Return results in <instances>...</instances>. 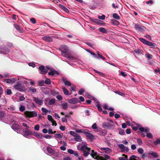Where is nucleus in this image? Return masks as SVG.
Segmentation results:
<instances>
[{"mask_svg": "<svg viewBox=\"0 0 160 160\" xmlns=\"http://www.w3.org/2000/svg\"><path fill=\"white\" fill-rule=\"evenodd\" d=\"M139 39L143 43L149 46L151 48H157V45L154 42L148 41L143 38H140Z\"/></svg>", "mask_w": 160, "mask_h": 160, "instance_id": "f257e3e1", "label": "nucleus"}, {"mask_svg": "<svg viewBox=\"0 0 160 160\" xmlns=\"http://www.w3.org/2000/svg\"><path fill=\"white\" fill-rule=\"evenodd\" d=\"M90 148H88L86 145H83L81 147L80 150L82 152L83 156L86 157L89 154Z\"/></svg>", "mask_w": 160, "mask_h": 160, "instance_id": "f03ea898", "label": "nucleus"}, {"mask_svg": "<svg viewBox=\"0 0 160 160\" xmlns=\"http://www.w3.org/2000/svg\"><path fill=\"white\" fill-rule=\"evenodd\" d=\"M24 114L27 118H31L37 116V114L35 111H26L24 112Z\"/></svg>", "mask_w": 160, "mask_h": 160, "instance_id": "7ed1b4c3", "label": "nucleus"}, {"mask_svg": "<svg viewBox=\"0 0 160 160\" xmlns=\"http://www.w3.org/2000/svg\"><path fill=\"white\" fill-rule=\"evenodd\" d=\"M135 29L140 32L144 31L145 30V28L142 25L138 23H135L134 24Z\"/></svg>", "mask_w": 160, "mask_h": 160, "instance_id": "20e7f679", "label": "nucleus"}, {"mask_svg": "<svg viewBox=\"0 0 160 160\" xmlns=\"http://www.w3.org/2000/svg\"><path fill=\"white\" fill-rule=\"evenodd\" d=\"M14 88L20 91V92L24 91L25 90V88L24 87L20 84L14 85Z\"/></svg>", "mask_w": 160, "mask_h": 160, "instance_id": "39448f33", "label": "nucleus"}, {"mask_svg": "<svg viewBox=\"0 0 160 160\" xmlns=\"http://www.w3.org/2000/svg\"><path fill=\"white\" fill-rule=\"evenodd\" d=\"M83 133L90 139L92 140L94 139L95 138L94 136L90 133L89 131H84Z\"/></svg>", "mask_w": 160, "mask_h": 160, "instance_id": "423d86ee", "label": "nucleus"}, {"mask_svg": "<svg viewBox=\"0 0 160 160\" xmlns=\"http://www.w3.org/2000/svg\"><path fill=\"white\" fill-rule=\"evenodd\" d=\"M59 50L62 52V55L63 54H66L68 51L67 47L66 46L63 45L60 47Z\"/></svg>", "mask_w": 160, "mask_h": 160, "instance_id": "0eeeda50", "label": "nucleus"}, {"mask_svg": "<svg viewBox=\"0 0 160 160\" xmlns=\"http://www.w3.org/2000/svg\"><path fill=\"white\" fill-rule=\"evenodd\" d=\"M38 69L40 71V73L41 74H45L48 72V70L45 69V67L43 65L40 66Z\"/></svg>", "mask_w": 160, "mask_h": 160, "instance_id": "6e6552de", "label": "nucleus"}, {"mask_svg": "<svg viewBox=\"0 0 160 160\" xmlns=\"http://www.w3.org/2000/svg\"><path fill=\"white\" fill-rule=\"evenodd\" d=\"M33 98L34 99L33 101H35L37 104L39 105H41L43 103V100L40 99L38 98L33 97Z\"/></svg>", "mask_w": 160, "mask_h": 160, "instance_id": "1a4fd4ad", "label": "nucleus"}, {"mask_svg": "<svg viewBox=\"0 0 160 160\" xmlns=\"http://www.w3.org/2000/svg\"><path fill=\"white\" fill-rule=\"evenodd\" d=\"M100 149L101 150L106 153H109L112 152V150L109 148H101Z\"/></svg>", "mask_w": 160, "mask_h": 160, "instance_id": "9d476101", "label": "nucleus"}, {"mask_svg": "<svg viewBox=\"0 0 160 160\" xmlns=\"http://www.w3.org/2000/svg\"><path fill=\"white\" fill-rule=\"evenodd\" d=\"M17 80L16 78H12L10 79H6L4 82L8 83H13Z\"/></svg>", "mask_w": 160, "mask_h": 160, "instance_id": "9b49d317", "label": "nucleus"}, {"mask_svg": "<svg viewBox=\"0 0 160 160\" xmlns=\"http://www.w3.org/2000/svg\"><path fill=\"white\" fill-rule=\"evenodd\" d=\"M118 147L119 148L121 149L122 152H123L125 151V149H126V151L127 152L128 151V147H125L124 145L122 144H119L118 145Z\"/></svg>", "mask_w": 160, "mask_h": 160, "instance_id": "f8f14e48", "label": "nucleus"}, {"mask_svg": "<svg viewBox=\"0 0 160 160\" xmlns=\"http://www.w3.org/2000/svg\"><path fill=\"white\" fill-rule=\"evenodd\" d=\"M24 134L25 137H27L29 135H32L33 134L32 131L27 129H26V130L24 131Z\"/></svg>", "mask_w": 160, "mask_h": 160, "instance_id": "ddd939ff", "label": "nucleus"}, {"mask_svg": "<svg viewBox=\"0 0 160 160\" xmlns=\"http://www.w3.org/2000/svg\"><path fill=\"white\" fill-rule=\"evenodd\" d=\"M68 102L71 104H76L78 102V99L75 98H73L68 99Z\"/></svg>", "mask_w": 160, "mask_h": 160, "instance_id": "4468645a", "label": "nucleus"}, {"mask_svg": "<svg viewBox=\"0 0 160 160\" xmlns=\"http://www.w3.org/2000/svg\"><path fill=\"white\" fill-rule=\"evenodd\" d=\"M97 154V152H95L94 150H92V152L90 153V155L92 158H94L96 159H98V157Z\"/></svg>", "mask_w": 160, "mask_h": 160, "instance_id": "2eb2a0df", "label": "nucleus"}, {"mask_svg": "<svg viewBox=\"0 0 160 160\" xmlns=\"http://www.w3.org/2000/svg\"><path fill=\"white\" fill-rule=\"evenodd\" d=\"M16 132H18L19 130V126L18 124H13L11 127Z\"/></svg>", "mask_w": 160, "mask_h": 160, "instance_id": "dca6fc26", "label": "nucleus"}, {"mask_svg": "<svg viewBox=\"0 0 160 160\" xmlns=\"http://www.w3.org/2000/svg\"><path fill=\"white\" fill-rule=\"evenodd\" d=\"M6 52H9V50L6 48L4 47L3 48L0 49V53L3 54H5Z\"/></svg>", "mask_w": 160, "mask_h": 160, "instance_id": "f3484780", "label": "nucleus"}, {"mask_svg": "<svg viewBox=\"0 0 160 160\" xmlns=\"http://www.w3.org/2000/svg\"><path fill=\"white\" fill-rule=\"evenodd\" d=\"M47 150L48 153V154L50 156L52 155L54 151L52 148L49 146L47 147Z\"/></svg>", "mask_w": 160, "mask_h": 160, "instance_id": "a211bd4d", "label": "nucleus"}, {"mask_svg": "<svg viewBox=\"0 0 160 160\" xmlns=\"http://www.w3.org/2000/svg\"><path fill=\"white\" fill-rule=\"evenodd\" d=\"M107 133V130L105 129H102L101 130L99 131V134L100 135L104 136Z\"/></svg>", "mask_w": 160, "mask_h": 160, "instance_id": "6ab92c4d", "label": "nucleus"}, {"mask_svg": "<svg viewBox=\"0 0 160 160\" xmlns=\"http://www.w3.org/2000/svg\"><path fill=\"white\" fill-rule=\"evenodd\" d=\"M14 26L15 28L19 32H22V28L19 25L17 24H14Z\"/></svg>", "mask_w": 160, "mask_h": 160, "instance_id": "aec40b11", "label": "nucleus"}, {"mask_svg": "<svg viewBox=\"0 0 160 160\" xmlns=\"http://www.w3.org/2000/svg\"><path fill=\"white\" fill-rule=\"evenodd\" d=\"M62 80V81L64 82V84L66 85H67L68 86H70L71 85V82L69 81H68L66 78H63Z\"/></svg>", "mask_w": 160, "mask_h": 160, "instance_id": "412c9836", "label": "nucleus"}, {"mask_svg": "<svg viewBox=\"0 0 160 160\" xmlns=\"http://www.w3.org/2000/svg\"><path fill=\"white\" fill-rule=\"evenodd\" d=\"M59 6L61 8H62V9L64 10V11H65L66 12H69V10L63 5L59 4Z\"/></svg>", "mask_w": 160, "mask_h": 160, "instance_id": "4be33fe9", "label": "nucleus"}, {"mask_svg": "<svg viewBox=\"0 0 160 160\" xmlns=\"http://www.w3.org/2000/svg\"><path fill=\"white\" fill-rule=\"evenodd\" d=\"M43 39L47 42H51L52 41V38L49 36H45L43 38Z\"/></svg>", "mask_w": 160, "mask_h": 160, "instance_id": "5701e85b", "label": "nucleus"}, {"mask_svg": "<svg viewBox=\"0 0 160 160\" xmlns=\"http://www.w3.org/2000/svg\"><path fill=\"white\" fill-rule=\"evenodd\" d=\"M74 139L76 142H80L82 141V139L81 137L78 134L77 135L74 137Z\"/></svg>", "mask_w": 160, "mask_h": 160, "instance_id": "b1692460", "label": "nucleus"}, {"mask_svg": "<svg viewBox=\"0 0 160 160\" xmlns=\"http://www.w3.org/2000/svg\"><path fill=\"white\" fill-rule=\"evenodd\" d=\"M52 155L55 157H59L61 155V153L58 151H54Z\"/></svg>", "mask_w": 160, "mask_h": 160, "instance_id": "393cba45", "label": "nucleus"}, {"mask_svg": "<svg viewBox=\"0 0 160 160\" xmlns=\"http://www.w3.org/2000/svg\"><path fill=\"white\" fill-rule=\"evenodd\" d=\"M98 30L99 31L103 33L106 34L108 32L107 30L104 28L103 27H100L99 28Z\"/></svg>", "mask_w": 160, "mask_h": 160, "instance_id": "a878e982", "label": "nucleus"}, {"mask_svg": "<svg viewBox=\"0 0 160 160\" xmlns=\"http://www.w3.org/2000/svg\"><path fill=\"white\" fill-rule=\"evenodd\" d=\"M97 103H98L95 105V106L97 108L99 112H102V108H101V105L98 100Z\"/></svg>", "mask_w": 160, "mask_h": 160, "instance_id": "bb28decb", "label": "nucleus"}, {"mask_svg": "<svg viewBox=\"0 0 160 160\" xmlns=\"http://www.w3.org/2000/svg\"><path fill=\"white\" fill-rule=\"evenodd\" d=\"M145 57L147 58L148 60H150L152 59L153 56L149 53H147L145 55Z\"/></svg>", "mask_w": 160, "mask_h": 160, "instance_id": "cd10ccee", "label": "nucleus"}, {"mask_svg": "<svg viewBox=\"0 0 160 160\" xmlns=\"http://www.w3.org/2000/svg\"><path fill=\"white\" fill-rule=\"evenodd\" d=\"M34 135L39 139H42L43 137V135L37 132H35Z\"/></svg>", "mask_w": 160, "mask_h": 160, "instance_id": "c85d7f7f", "label": "nucleus"}, {"mask_svg": "<svg viewBox=\"0 0 160 160\" xmlns=\"http://www.w3.org/2000/svg\"><path fill=\"white\" fill-rule=\"evenodd\" d=\"M123 157H120L119 158V160H128V156L123 154L122 155Z\"/></svg>", "mask_w": 160, "mask_h": 160, "instance_id": "c756f323", "label": "nucleus"}, {"mask_svg": "<svg viewBox=\"0 0 160 160\" xmlns=\"http://www.w3.org/2000/svg\"><path fill=\"white\" fill-rule=\"evenodd\" d=\"M27 91L28 92H32L34 93L36 91V89L35 88H32V87H29L27 88Z\"/></svg>", "mask_w": 160, "mask_h": 160, "instance_id": "7c9ffc66", "label": "nucleus"}, {"mask_svg": "<svg viewBox=\"0 0 160 160\" xmlns=\"http://www.w3.org/2000/svg\"><path fill=\"white\" fill-rule=\"evenodd\" d=\"M62 106V108L63 109L67 110L68 108V104L67 102H64L63 103L61 104Z\"/></svg>", "mask_w": 160, "mask_h": 160, "instance_id": "2f4dec72", "label": "nucleus"}, {"mask_svg": "<svg viewBox=\"0 0 160 160\" xmlns=\"http://www.w3.org/2000/svg\"><path fill=\"white\" fill-rule=\"evenodd\" d=\"M62 90L64 92V93L65 95H71V93L69 94V91L68 89L65 87H63L62 88Z\"/></svg>", "mask_w": 160, "mask_h": 160, "instance_id": "473e14b6", "label": "nucleus"}, {"mask_svg": "<svg viewBox=\"0 0 160 160\" xmlns=\"http://www.w3.org/2000/svg\"><path fill=\"white\" fill-rule=\"evenodd\" d=\"M113 17L115 19L117 20H119L120 19V17L118 14L116 13H114L112 14Z\"/></svg>", "mask_w": 160, "mask_h": 160, "instance_id": "72a5a7b5", "label": "nucleus"}, {"mask_svg": "<svg viewBox=\"0 0 160 160\" xmlns=\"http://www.w3.org/2000/svg\"><path fill=\"white\" fill-rule=\"evenodd\" d=\"M44 81L43 80H41L38 81V85L40 86H43L44 85Z\"/></svg>", "mask_w": 160, "mask_h": 160, "instance_id": "f704fd0d", "label": "nucleus"}, {"mask_svg": "<svg viewBox=\"0 0 160 160\" xmlns=\"http://www.w3.org/2000/svg\"><path fill=\"white\" fill-rule=\"evenodd\" d=\"M153 143L155 145L160 144V138H157L156 140Z\"/></svg>", "mask_w": 160, "mask_h": 160, "instance_id": "c9c22d12", "label": "nucleus"}, {"mask_svg": "<svg viewBox=\"0 0 160 160\" xmlns=\"http://www.w3.org/2000/svg\"><path fill=\"white\" fill-rule=\"evenodd\" d=\"M55 102V98L51 99L48 102V104L51 105L54 104Z\"/></svg>", "mask_w": 160, "mask_h": 160, "instance_id": "e433bc0d", "label": "nucleus"}, {"mask_svg": "<svg viewBox=\"0 0 160 160\" xmlns=\"http://www.w3.org/2000/svg\"><path fill=\"white\" fill-rule=\"evenodd\" d=\"M54 137L56 138L60 139L62 138V136L61 134H56L54 135Z\"/></svg>", "mask_w": 160, "mask_h": 160, "instance_id": "4c0bfd02", "label": "nucleus"}, {"mask_svg": "<svg viewBox=\"0 0 160 160\" xmlns=\"http://www.w3.org/2000/svg\"><path fill=\"white\" fill-rule=\"evenodd\" d=\"M102 127H103L104 128H107L110 129V128L109 126V124L108 123H102Z\"/></svg>", "mask_w": 160, "mask_h": 160, "instance_id": "58836bf2", "label": "nucleus"}, {"mask_svg": "<svg viewBox=\"0 0 160 160\" xmlns=\"http://www.w3.org/2000/svg\"><path fill=\"white\" fill-rule=\"evenodd\" d=\"M45 83L47 85H49L51 83V80L50 79L47 78L44 81Z\"/></svg>", "mask_w": 160, "mask_h": 160, "instance_id": "ea45409f", "label": "nucleus"}, {"mask_svg": "<svg viewBox=\"0 0 160 160\" xmlns=\"http://www.w3.org/2000/svg\"><path fill=\"white\" fill-rule=\"evenodd\" d=\"M150 154L155 158H158L159 156L158 155L157 153L153 152H152L150 153Z\"/></svg>", "mask_w": 160, "mask_h": 160, "instance_id": "a19ab883", "label": "nucleus"}, {"mask_svg": "<svg viewBox=\"0 0 160 160\" xmlns=\"http://www.w3.org/2000/svg\"><path fill=\"white\" fill-rule=\"evenodd\" d=\"M25 109V107L24 106L21 105L19 108V110L21 112H23Z\"/></svg>", "mask_w": 160, "mask_h": 160, "instance_id": "79ce46f5", "label": "nucleus"}, {"mask_svg": "<svg viewBox=\"0 0 160 160\" xmlns=\"http://www.w3.org/2000/svg\"><path fill=\"white\" fill-rule=\"evenodd\" d=\"M142 50L138 48L137 49H135L134 50V52L136 53H138V54H141L142 53Z\"/></svg>", "mask_w": 160, "mask_h": 160, "instance_id": "37998d69", "label": "nucleus"}, {"mask_svg": "<svg viewBox=\"0 0 160 160\" xmlns=\"http://www.w3.org/2000/svg\"><path fill=\"white\" fill-rule=\"evenodd\" d=\"M97 53L98 55V56L100 58H101L102 59V60H104L105 59V58L104 57H103L102 55H101L100 53H99V52L98 51H97Z\"/></svg>", "mask_w": 160, "mask_h": 160, "instance_id": "c03bdc74", "label": "nucleus"}, {"mask_svg": "<svg viewBox=\"0 0 160 160\" xmlns=\"http://www.w3.org/2000/svg\"><path fill=\"white\" fill-rule=\"evenodd\" d=\"M76 87L75 85H72L71 87L70 90L71 92L75 91H76Z\"/></svg>", "mask_w": 160, "mask_h": 160, "instance_id": "a18cd8bd", "label": "nucleus"}, {"mask_svg": "<svg viewBox=\"0 0 160 160\" xmlns=\"http://www.w3.org/2000/svg\"><path fill=\"white\" fill-rule=\"evenodd\" d=\"M12 93L11 90L9 89H7L6 90V94L8 95H10Z\"/></svg>", "mask_w": 160, "mask_h": 160, "instance_id": "49530a36", "label": "nucleus"}, {"mask_svg": "<svg viewBox=\"0 0 160 160\" xmlns=\"http://www.w3.org/2000/svg\"><path fill=\"white\" fill-rule=\"evenodd\" d=\"M92 128L93 129H98V127H97V125L96 123H95L93 124L92 126Z\"/></svg>", "mask_w": 160, "mask_h": 160, "instance_id": "de8ad7c7", "label": "nucleus"}, {"mask_svg": "<svg viewBox=\"0 0 160 160\" xmlns=\"http://www.w3.org/2000/svg\"><path fill=\"white\" fill-rule=\"evenodd\" d=\"M84 89L83 88H81L78 91V94L79 95H82V94L84 92Z\"/></svg>", "mask_w": 160, "mask_h": 160, "instance_id": "09e8293b", "label": "nucleus"}, {"mask_svg": "<svg viewBox=\"0 0 160 160\" xmlns=\"http://www.w3.org/2000/svg\"><path fill=\"white\" fill-rule=\"evenodd\" d=\"M137 143L139 145H141L142 144V142L140 138H138L137 140Z\"/></svg>", "mask_w": 160, "mask_h": 160, "instance_id": "8fccbe9b", "label": "nucleus"}, {"mask_svg": "<svg viewBox=\"0 0 160 160\" xmlns=\"http://www.w3.org/2000/svg\"><path fill=\"white\" fill-rule=\"evenodd\" d=\"M70 134L74 137L78 134L73 131H70Z\"/></svg>", "mask_w": 160, "mask_h": 160, "instance_id": "3c124183", "label": "nucleus"}, {"mask_svg": "<svg viewBox=\"0 0 160 160\" xmlns=\"http://www.w3.org/2000/svg\"><path fill=\"white\" fill-rule=\"evenodd\" d=\"M8 76H9V75L7 73L4 74L3 76L0 74V79L2 78H4L8 77Z\"/></svg>", "mask_w": 160, "mask_h": 160, "instance_id": "603ef678", "label": "nucleus"}, {"mask_svg": "<svg viewBox=\"0 0 160 160\" xmlns=\"http://www.w3.org/2000/svg\"><path fill=\"white\" fill-rule=\"evenodd\" d=\"M51 94L53 96H56L59 94V93L58 92H57L55 91H52L51 92Z\"/></svg>", "mask_w": 160, "mask_h": 160, "instance_id": "864d4df0", "label": "nucleus"}, {"mask_svg": "<svg viewBox=\"0 0 160 160\" xmlns=\"http://www.w3.org/2000/svg\"><path fill=\"white\" fill-rule=\"evenodd\" d=\"M138 152L140 154H142L143 152V149L141 148H138Z\"/></svg>", "mask_w": 160, "mask_h": 160, "instance_id": "5fc2aeb1", "label": "nucleus"}, {"mask_svg": "<svg viewBox=\"0 0 160 160\" xmlns=\"http://www.w3.org/2000/svg\"><path fill=\"white\" fill-rule=\"evenodd\" d=\"M146 136L149 138H152L153 137L152 134L150 133H148L146 134Z\"/></svg>", "mask_w": 160, "mask_h": 160, "instance_id": "6e6d98bb", "label": "nucleus"}, {"mask_svg": "<svg viewBox=\"0 0 160 160\" xmlns=\"http://www.w3.org/2000/svg\"><path fill=\"white\" fill-rule=\"evenodd\" d=\"M137 157H136L134 155H132L129 158V160H136V158Z\"/></svg>", "mask_w": 160, "mask_h": 160, "instance_id": "4d7b16f0", "label": "nucleus"}, {"mask_svg": "<svg viewBox=\"0 0 160 160\" xmlns=\"http://www.w3.org/2000/svg\"><path fill=\"white\" fill-rule=\"evenodd\" d=\"M105 16L104 15H102L101 16H99L98 17V18L99 19H100L101 20H104L105 19Z\"/></svg>", "mask_w": 160, "mask_h": 160, "instance_id": "13d9d810", "label": "nucleus"}, {"mask_svg": "<svg viewBox=\"0 0 160 160\" xmlns=\"http://www.w3.org/2000/svg\"><path fill=\"white\" fill-rule=\"evenodd\" d=\"M30 20L33 24H35L36 22V19L35 18H32L30 19Z\"/></svg>", "mask_w": 160, "mask_h": 160, "instance_id": "bf43d9fd", "label": "nucleus"}, {"mask_svg": "<svg viewBox=\"0 0 160 160\" xmlns=\"http://www.w3.org/2000/svg\"><path fill=\"white\" fill-rule=\"evenodd\" d=\"M39 128H40L39 125V124H37L34 127V129L35 130H36L37 131H38L39 130Z\"/></svg>", "mask_w": 160, "mask_h": 160, "instance_id": "052dcab7", "label": "nucleus"}, {"mask_svg": "<svg viewBox=\"0 0 160 160\" xmlns=\"http://www.w3.org/2000/svg\"><path fill=\"white\" fill-rule=\"evenodd\" d=\"M57 98L59 101L61 100L62 99V98L61 95H58L56 97Z\"/></svg>", "mask_w": 160, "mask_h": 160, "instance_id": "680f3d73", "label": "nucleus"}, {"mask_svg": "<svg viewBox=\"0 0 160 160\" xmlns=\"http://www.w3.org/2000/svg\"><path fill=\"white\" fill-rule=\"evenodd\" d=\"M48 119L50 121H52L53 119L52 118V117L50 115H48Z\"/></svg>", "mask_w": 160, "mask_h": 160, "instance_id": "e2e57ef3", "label": "nucleus"}, {"mask_svg": "<svg viewBox=\"0 0 160 160\" xmlns=\"http://www.w3.org/2000/svg\"><path fill=\"white\" fill-rule=\"evenodd\" d=\"M148 156V155L146 153H143L141 157L142 158H146Z\"/></svg>", "mask_w": 160, "mask_h": 160, "instance_id": "0e129e2a", "label": "nucleus"}, {"mask_svg": "<svg viewBox=\"0 0 160 160\" xmlns=\"http://www.w3.org/2000/svg\"><path fill=\"white\" fill-rule=\"evenodd\" d=\"M119 133L121 135H124L125 134V132H124L123 130L121 129L119 132Z\"/></svg>", "mask_w": 160, "mask_h": 160, "instance_id": "69168bd1", "label": "nucleus"}, {"mask_svg": "<svg viewBox=\"0 0 160 160\" xmlns=\"http://www.w3.org/2000/svg\"><path fill=\"white\" fill-rule=\"evenodd\" d=\"M41 110H42V111L43 112H45V113H47L48 112V110L46 109L45 108H43V107L42 108Z\"/></svg>", "mask_w": 160, "mask_h": 160, "instance_id": "338daca9", "label": "nucleus"}, {"mask_svg": "<svg viewBox=\"0 0 160 160\" xmlns=\"http://www.w3.org/2000/svg\"><path fill=\"white\" fill-rule=\"evenodd\" d=\"M63 159V160H71V158L68 156L65 157Z\"/></svg>", "mask_w": 160, "mask_h": 160, "instance_id": "774afa93", "label": "nucleus"}]
</instances>
